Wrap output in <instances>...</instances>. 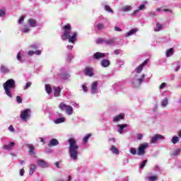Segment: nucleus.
<instances>
[{"instance_id":"obj_29","label":"nucleus","mask_w":181,"mask_h":181,"mask_svg":"<svg viewBox=\"0 0 181 181\" xmlns=\"http://www.w3.org/2000/svg\"><path fill=\"white\" fill-rule=\"evenodd\" d=\"M171 142L174 144H177L179 142V137L177 136H173L171 139Z\"/></svg>"},{"instance_id":"obj_63","label":"nucleus","mask_w":181,"mask_h":181,"mask_svg":"<svg viewBox=\"0 0 181 181\" xmlns=\"http://www.w3.org/2000/svg\"><path fill=\"white\" fill-rule=\"evenodd\" d=\"M139 12V10H135V11H133V13H132V15L134 16V15H136Z\"/></svg>"},{"instance_id":"obj_28","label":"nucleus","mask_w":181,"mask_h":181,"mask_svg":"<svg viewBox=\"0 0 181 181\" xmlns=\"http://www.w3.org/2000/svg\"><path fill=\"white\" fill-rule=\"evenodd\" d=\"M95 42L97 45H101V43H105V40L103 38H98Z\"/></svg>"},{"instance_id":"obj_39","label":"nucleus","mask_w":181,"mask_h":181,"mask_svg":"<svg viewBox=\"0 0 181 181\" xmlns=\"http://www.w3.org/2000/svg\"><path fill=\"white\" fill-rule=\"evenodd\" d=\"M148 180L151 181H156V180H158V177L157 176H150V177H148Z\"/></svg>"},{"instance_id":"obj_23","label":"nucleus","mask_w":181,"mask_h":181,"mask_svg":"<svg viewBox=\"0 0 181 181\" xmlns=\"http://www.w3.org/2000/svg\"><path fill=\"white\" fill-rule=\"evenodd\" d=\"M45 87L47 94H52V86L50 84H45Z\"/></svg>"},{"instance_id":"obj_24","label":"nucleus","mask_w":181,"mask_h":181,"mask_svg":"<svg viewBox=\"0 0 181 181\" xmlns=\"http://www.w3.org/2000/svg\"><path fill=\"white\" fill-rule=\"evenodd\" d=\"M181 152V148H178L176 150H175L174 151H173V153H171V156H177V155H179V153H180Z\"/></svg>"},{"instance_id":"obj_12","label":"nucleus","mask_w":181,"mask_h":181,"mask_svg":"<svg viewBox=\"0 0 181 181\" xmlns=\"http://www.w3.org/2000/svg\"><path fill=\"white\" fill-rule=\"evenodd\" d=\"M124 118L125 115L124 113H121L120 115L113 118V122H118L119 121H121V119H124Z\"/></svg>"},{"instance_id":"obj_10","label":"nucleus","mask_w":181,"mask_h":181,"mask_svg":"<svg viewBox=\"0 0 181 181\" xmlns=\"http://www.w3.org/2000/svg\"><path fill=\"white\" fill-rule=\"evenodd\" d=\"M37 166H40V168H49V165H47V163L45 160H37Z\"/></svg>"},{"instance_id":"obj_49","label":"nucleus","mask_w":181,"mask_h":181,"mask_svg":"<svg viewBox=\"0 0 181 181\" xmlns=\"http://www.w3.org/2000/svg\"><path fill=\"white\" fill-rule=\"evenodd\" d=\"M69 77H70V75H69V74H66L63 75L62 78L67 80V79H69Z\"/></svg>"},{"instance_id":"obj_15","label":"nucleus","mask_w":181,"mask_h":181,"mask_svg":"<svg viewBox=\"0 0 181 181\" xmlns=\"http://www.w3.org/2000/svg\"><path fill=\"white\" fill-rule=\"evenodd\" d=\"M28 24L29 25V26H30V28H36V20L33 19V18H30L28 20Z\"/></svg>"},{"instance_id":"obj_52","label":"nucleus","mask_w":181,"mask_h":181,"mask_svg":"<svg viewBox=\"0 0 181 181\" xmlns=\"http://www.w3.org/2000/svg\"><path fill=\"white\" fill-rule=\"evenodd\" d=\"M0 16H1V17L5 16V11H4V10H0Z\"/></svg>"},{"instance_id":"obj_62","label":"nucleus","mask_w":181,"mask_h":181,"mask_svg":"<svg viewBox=\"0 0 181 181\" xmlns=\"http://www.w3.org/2000/svg\"><path fill=\"white\" fill-rule=\"evenodd\" d=\"M54 166H56V168H57V169H59L60 168V165H59V162L54 163Z\"/></svg>"},{"instance_id":"obj_2","label":"nucleus","mask_w":181,"mask_h":181,"mask_svg":"<svg viewBox=\"0 0 181 181\" xmlns=\"http://www.w3.org/2000/svg\"><path fill=\"white\" fill-rule=\"evenodd\" d=\"M68 142L69 144V156L73 159V160H77V156L78 155V145H77V141H76L74 139L70 138L68 140Z\"/></svg>"},{"instance_id":"obj_64","label":"nucleus","mask_w":181,"mask_h":181,"mask_svg":"<svg viewBox=\"0 0 181 181\" xmlns=\"http://www.w3.org/2000/svg\"><path fill=\"white\" fill-rule=\"evenodd\" d=\"M67 59H68L69 62H71V59H73V56L69 55V56L67 57Z\"/></svg>"},{"instance_id":"obj_46","label":"nucleus","mask_w":181,"mask_h":181,"mask_svg":"<svg viewBox=\"0 0 181 181\" xmlns=\"http://www.w3.org/2000/svg\"><path fill=\"white\" fill-rule=\"evenodd\" d=\"M30 86H32V82H28L26 84H25V90H26V88H29V87H30Z\"/></svg>"},{"instance_id":"obj_58","label":"nucleus","mask_w":181,"mask_h":181,"mask_svg":"<svg viewBox=\"0 0 181 181\" xmlns=\"http://www.w3.org/2000/svg\"><path fill=\"white\" fill-rule=\"evenodd\" d=\"M28 56H32L33 54H35V52H33V51H28Z\"/></svg>"},{"instance_id":"obj_36","label":"nucleus","mask_w":181,"mask_h":181,"mask_svg":"<svg viewBox=\"0 0 181 181\" xmlns=\"http://www.w3.org/2000/svg\"><path fill=\"white\" fill-rule=\"evenodd\" d=\"M90 136H91V134H87L84 138H83V142L85 144H87L88 142V139H90Z\"/></svg>"},{"instance_id":"obj_55","label":"nucleus","mask_w":181,"mask_h":181,"mask_svg":"<svg viewBox=\"0 0 181 181\" xmlns=\"http://www.w3.org/2000/svg\"><path fill=\"white\" fill-rule=\"evenodd\" d=\"M9 131H11V132H15V129L13 128V126L11 125L8 127Z\"/></svg>"},{"instance_id":"obj_32","label":"nucleus","mask_w":181,"mask_h":181,"mask_svg":"<svg viewBox=\"0 0 181 181\" xmlns=\"http://www.w3.org/2000/svg\"><path fill=\"white\" fill-rule=\"evenodd\" d=\"M64 122V117H59L55 120V124H62Z\"/></svg>"},{"instance_id":"obj_22","label":"nucleus","mask_w":181,"mask_h":181,"mask_svg":"<svg viewBox=\"0 0 181 181\" xmlns=\"http://www.w3.org/2000/svg\"><path fill=\"white\" fill-rule=\"evenodd\" d=\"M110 151L112 152V153H115V155H119V150L115 146H112Z\"/></svg>"},{"instance_id":"obj_30","label":"nucleus","mask_w":181,"mask_h":181,"mask_svg":"<svg viewBox=\"0 0 181 181\" xmlns=\"http://www.w3.org/2000/svg\"><path fill=\"white\" fill-rule=\"evenodd\" d=\"M168 98H165V99H163L162 100L161 106L162 107H166V105H168Z\"/></svg>"},{"instance_id":"obj_20","label":"nucleus","mask_w":181,"mask_h":181,"mask_svg":"<svg viewBox=\"0 0 181 181\" xmlns=\"http://www.w3.org/2000/svg\"><path fill=\"white\" fill-rule=\"evenodd\" d=\"M173 53H175L173 48H170L166 50L165 56H166V57H170L173 54Z\"/></svg>"},{"instance_id":"obj_8","label":"nucleus","mask_w":181,"mask_h":181,"mask_svg":"<svg viewBox=\"0 0 181 181\" xmlns=\"http://www.w3.org/2000/svg\"><path fill=\"white\" fill-rule=\"evenodd\" d=\"M148 63H149V59H146L141 64H140L136 69V73H138L139 74V73H141V71H142V70H144V67H145V66H146V64H148Z\"/></svg>"},{"instance_id":"obj_37","label":"nucleus","mask_w":181,"mask_h":181,"mask_svg":"<svg viewBox=\"0 0 181 181\" xmlns=\"http://www.w3.org/2000/svg\"><path fill=\"white\" fill-rule=\"evenodd\" d=\"M129 152H130V153H132V155H136V148H130Z\"/></svg>"},{"instance_id":"obj_51","label":"nucleus","mask_w":181,"mask_h":181,"mask_svg":"<svg viewBox=\"0 0 181 181\" xmlns=\"http://www.w3.org/2000/svg\"><path fill=\"white\" fill-rule=\"evenodd\" d=\"M34 54L40 56V54H42V50H36L35 52H34Z\"/></svg>"},{"instance_id":"obj_16","label":"nucleus","mask_w":181,"mask_h":181,"mask_svg":"<svg viewBox=\"0 0 181 181\" xmlns=\"http://www.w3.org/2000/svg\"><path fill=\"white\" fill-rule=\"evenodd\" d=\"M117 128H119L118 132L119 134H122V132H124V128H127V127H128V124H117Z\"/></svg>"},{"instance_id":"obj_5","label":"nucleus","mask_w":181,"mask_h":181,"mask_svg":"<svg viewBox=\"0 0 181 181\" xmlns=\"http://www.w3.org/2000/svg\"><path fill=\"white\" fill-rule=\"evenodd\" d=\"M59 108L62 111H66L68 115H71V114H73V107L71 106L66 105L64 103H60L59 105Z\"/></svg>"},{"instance_id":"obj_48","label":"nucleus","mask_w":181,"mask_h":181,"mask_svg":"<svg viewBox=\"0 0 181 181\" xmlns=\"http://www.w3.org/2000/svg\"><path fill=\"white\" fill-rule=\"evenodd\" d=\"M82 88H83V90L84 91V93H87L88 88H87V86H86V85H82Z\"/></svg>"},{"instance_id":"obj_61","label":"nucleus","mask_w":181,"mask_h":181,"mask_svg":"<svg viewBox=\"0 0 181 181\" xmlns=\"http://www.w3.org/2000/svg\"><path fill=\"white\" fill-rule=\"evenodd\" d=\"M23 32H24V33H28V32H29V28H23Z\"/></svg>"},{"instance_id":"obj_54","label":"nucleus","mask_w":181,"mask_h":181,"mask_svg":"<svg viewBox=\"0 0 181 181\" xmlns=\"http://www.w3.org/2000/svg\"><path fill=\"white\" fill-rule=\"evenodd\" d=\"M148 15L151 16V18H153V16H156V12L149 13Z\"/></svg>"},{"instance_id":"obj_4","label":"nucleus","mask_w":181,"mask_h":181,"mask_svg":"<svg viewBox=\"0 0 181 181\" xmlns=\"http://www.w3.org/2000/svg\"><path fill=\"white\" fill-rule=\"evenodd\" d=\"M32 114V110L29 108L25 109L23 110L20 115V117L24 122H26L28 119H30V117Z\"/></svg>"},{"instance_id":"obj_41","label":"nucleus","mask_w":181,"mask_h":181,"mask_svg":"<svg viewBox=\"0 0 181 181\" xmlns=\"http://www.w3.org/2000/svg\"><path fill=\"white\" fill-rule=\"evenodd\" d=\"M105 43H106V45H114V40H105Z\"/></svg>"},{"instance_id":"obj_35","label":"nucleus","mask_w":181,"mask_h":181,"mask_svg":"<svg viewBox=\"0 0 181 181\" xmlns=\"http://www.w3.org/2000/svg\"><path fill=\"white\" fill-rule=\"evenodd\" d=\"M105 9L107 11V12H110L111 13H113L114 11H112V9H111V7H110V6L108 5H105Z\"/></svg>"},{"instance_id":"obj_59","label":"nucleus","mask_w":181,"mask_h":181,"mask_svg":"<svg viewBox=\"0 0 181 181\" xmlns=\"http://www.w3.org/2000/svg\"><path fill=\"white\" fill-rule=\"evenodd\" d=\"M164 12H170V13H172V10L169 9V8H164L163 9Z\"/></svg>"},{"instance_id":"obj_21","label":"nucleus","mask_w":181,"mask_h":181,"mask_svg":"<svg viewBox=\"0 0 181 181\" xmlns=\"http://www.w3.org/2000/svg\"><path fill=\"white\" fill-rule=\"evenodd\" d=\"M15 146V142H10L9 144H7L4 146V149H6L7 151H11L12 148Z\"/></svg>"},{"instance_id":"obj_18","label":"nucleus","mask_w":181,"mask_h":181,"mask_svg":"<svg viewBox=\"0 0 181 181\" xmlns=\"http://www.w3.org/2000/svg\"><path fill=\"white\" fill-rule=\"evenodd\" d=\"M100 64L103 67H108V66L110 64V62L108 59H103L100 62Z\"/></svg>"},{"instance_id":"obj_60","label":"nucleus","mask_w":181,"mask_h":181,"mask_svg":"<svg viewBox=\"0 0 181 181\" xmlns=\"http://www.w3.org/2000/svg\"><path fill=\"white\" fill-rule=\"evenodd\" d=\"M30 47L32 49H35V50H36V49H37V46H36V45H30Z\"/></svg>"},{"instance_id":"obj_7","label":"nucleus","mask_w":181,"mask_h":181,"mask_svg":"<svg viewBox=\"0 0 181 181\" xmlns=\"http://www.w3.org/2000/svg\"><path fill=\"white\" fill-rule=\"evenodd\" d=\"M165 139V136H162V134H156L154 136L151 137L150 144H156L158 141H162Z\"/></svg>"},{"instance_id":"obj_47","label":"nucleus","mask_w":181,"mask_h":181,"mask_svg":"<svg viewBox=\"0 0 181 181\" xmlns=\"http://www.w3.org/2000/svg\"><path fill=\"white\" fill-rule=\"evenodd\" d=\"M142 138H144V135L142 134H137V139L139 141H141V139H142Z\"/></svg>"},{"instance_id":"obj_11","label":"nucleus","mask_w":181,"mask_h":181,"mask_svg":"<svg viewBox=\"0 0 181 181\" xmlns=\"http://www.w3.org/2000/svg\"><path fill=\"white\" fill-rule=\"evenodd\" d=\"M98 86V82L94 81L93 82L91 87H90V93L91 94H95L97 92V87Z\"/></svg>"},{"instance_id":"obj_45","label":"nucleus","mask_w":181,"mask_h":181,"mask_svg":"<svg viewBox=\"0 0 181 181\" xmlns=\"http://www.w3.org/2000/svg\"><path fill=\"white\" fill-rule=\"evenodd\" d=\"M16 100L18 104H21L22 103V98H21V96H17Z\"/></svg>"},{"instance_id":"obj_40","label":"nucleus","mask_w":181,"mask_h":181,"mask_svg":"<svg viewBox=\"0 0 181 181\" xmlns=\"http://www.w3.org/2000/svg\"><path fill=\"white\" fill-rule=\"evenodd\" d=\"M148 162V160H144L141 164L140 165V168L142 169L143 168H145V165H146V163Z\"/></svg>"},{"instance_id":"obj_43","label":"nucleus","mask_w":181,"mask_h":181,"mask_svg":"<svg viewBox=\"0 0 181 181\" xmlns=\"http://www.w3.org/2000/svg\"><path fill=\"white\" fill-rule=\"evenodd\" d=\"M24 21H25V16H21L18 22H19V23H23Z\"/></svg>"},{"instance_id":"obj_31","label":"nucleus","mask_w":181,"mask_h":181,"mask_svg":"<svg viewBox=\"0 0 181 181\" xmlns=\"http://www.w3.org/2000/svg\"><path fill=\"white\" fill-rule=\"evenodd\" d=\"M123 12H129L131 11V6H126L122 8Z\"/></svg>"},{"instance_id":"obj_42","label":"nucleus","mask_w":181,"mask_h":181,"mask_svg":"<svg viewBox=\"0 0 181 181\" xmlns=\"http://www.w3.org/2000/svg\"><path fill=\"white\" fill-rule=\"evenodd\" d=\"M146 6H145V4H141L139 6V7L138 8V11H144V9H146Z\"/></svg>"},{"instance_id":"obj_1","label":"nucleus","mask_w":181,"mask_h":181,"mask_svg":"<svg viewBox=\"0 0 181 181\" xmlns=\"http://www.w3.org/2000/svg\"><path fill=\"white\" fill-rule=\"evenodd\" d=\"M64 29L63 35L61 36L62 40H67L69 43H74L77 40V32L71 33V25L66 24L62 27Z\"/></svg>"},{"instance_id":"obj_25","label":"nucleus","mask_w":181,"mask_h":181,"mask_svg":"<svg viewBox=\"0 0 181 181\" xmlns=\"http://www.w3.org/2000/svg\"><path fill=\"white\" fill-rule=\"evenodd\" d=\"M35 170H36V165L35 164H31L29 172L30 175H33V173H35Z\"/></svg>"},{"instance_id":"obj_9","label":"nucleus","mask_w":181,"mask_h":181,"mask_svg":"<svg viewBox=\"0 0 181 181\" xmlns=\"http://www.w3.org/2000/svg\"><path fill=\"white\" fill-rule=\"evenodd\" d=\"M93 71H94V69H93V68H91L90 66H86L84 70L85 76H88L89 77H93V76H94V74L93 73Z\"/></svg>"},{"instance_id":"obj_19","label":"nucleus","mask_w":181,"mask_h":181,"mask_svg":"<svg viewBox=\"0 0 181 181\" xmlns=\"http://www.w3.org/2000/svg\"><path fill=\"white\" fill-rule=\"evenodd\" d=\"M138 32V28H133L130 31H129L127 33H126V37H128V36H132V35H135Z\"/></svg>"},{"instance_id":"obj_34","label":"nucleus","mask_w":181,"mask_h":181,"mask_svg":"<svg viewBox=\"0 0 181 181\" xmlns=\"http://www.w3.org/2000/svg\"><path fill=\"white\" fill-rule=\"evenodd\" d=\"M97 28H98V30H103V29H105V26L103 23H98L97 25Z\"/></svg>"},{"instance_id":"obj_38","label":"nucleus","mask_w":181,"mask_h":181,"mask_svg":"<svg viewBox=\"0 0 181 181\" xmlns=\"http://www.w3.org/2000/svg\"><path fill=\"white\" fill-rule=\"evenodd\" d=\"M144 78H145V75H142L141 78L137 79V82L139 84H141L144 81Z\"/></svg>"},{"instance_id":"obj_56","label":"nucleus","mask_w":181,"mask_h":181,"mask_svg":"<svg viewBox=\"0 0 181 181\" xmlns=\"http://www.w3.org/2000/svg\"><path fill=\"white\" fill-rule=\"evenodd\" d=\"M115 30L116 32H122V30H121L119 27L115 26Z\"/></svg>"},{"instance_id":"obj_53","label":"nucleus","mask_w":181,"mask_h":181,"mask_svg":"<svg viewBox=\"0 0 181 181\" xmlns=\"http://www.w3.org/2000/svg\"><path fill=\"white\" fill-rule=\"evenodd\" d=\"M23 175H25V170L23 168L20 170V175L23 176Z\"/></svg>"},{"instance_id":"obj_6","label":"nucleus","mask_w":181,"mask_h":181,"mask_svg":"<svg viewBox=\"0 0 181 181\" xmlns=\"http://www.w3.org/2000/svg\"><path fill=\"white\" fill-rule=\"evenodd\" d=\"M148 146H149V144L146 142L140 144L138 147L137 155H139V156H144V155H145V151H146Z\"/></svg>"},{"instance_id":"obj_57","label":"nucleus","mask_w":181,"mask_h":181,"mask_svg":"<svg viewBox=\"0 0 181 181\" xmlns=\"http://www.w3.org/2000/svg\"><path fill=\"white\" fill-rule=\"evenodd\" d=\"M121 53V49H115V54H119Z\"/></svg>"},{"instance_id":"obj_50","label":"nucleus","mask_w":181,"mask_h":181,"mask_svg":"<svg viewBox=\"0 0 181 181\" xmlns=\"http://www.w3.org/2000/svg\"><path fill=\"white\" fill-rule=\"evenodd\" d=\"M165 87H166V83H163L160 84L159 88H160V90H162V89L165 88Z\"/></svg>"},{"instance_id":"obj_3","label":"nucleus","mask_w":181,"mask_h":181,"mask_svg":"<svg viewBox=\"0 0 181 181\" xmlns=\"http://www.w3.org/2000/svg\"><path fill=\"white\" fill-rule=\"evenodd\" d=\"M4 88L5 90V93L6 95L12 98V94H11V89L15 88V81L13 79H8L4 83Z\"/></svg>"},{"instance_id":"obj_26","label":"nucleus","mask_w":181,"mask_h":181,"mask_svg":"<svg viewBox=\"0 0 181 181\" xmlns=\"http://www.w3.org/2000/svg\"><path fill=\"white\" fill-rule=\"evenodd\" d=\"M29 152L30 155H36V153H35V146L32 144L29 146Z\"/></svg>"},{"instance_id":"obj_33","label":"nucleus","mask_w":181,"mask_h":181,"mask_svg":"<svg viewBox=\"0 0 181 181\" xmlns=\"http://www.w3.org/2000/svg\"><path fill=\"white\" fill-rule=\"evenodd\" d=\"M156 27L158 28V30L155 29V32H159V30H162V24L159 23H156Z\"/></svg>"},{"instance_id":"obj_27","label":"nucleus","mask_w":181,"mask_h":181,"mask_svg":"<svg viewBox=\"0 0 181 181\" xmlns=\"http://www.w3.org/2000/svg\"><path fill=\"white\" fill-rule=\"evenodd\" d=\"M0 70H1V73H8L9 72V69H8V68H6L4 65L1 66Z\"/></svg>"},{"instance_id":"obj_14","label":"nucleus","mask_w":181,"mask_h":181,"mask_svg":"<svg viewBox=\"0 0 181 181\" xmlns=\"http://www.w3.org/2000/svg\"><path fill=\"white\" fill-rule=\"evenodd\" d=\"M103 57H105V54L101 52H95L93 55V59H95V60L103 59Z\"/></svg>"},{"instance_id":"obj_17","label":"nucleus","mask_w":181,"mask_h":181,"mask_svg":"<svg viewBox=\"0 0 181 181\" xmlns=\"http://www.w3.org/2000/svg\"><path fill=\"white\" fill-rule=\"evenodd\" d=\"M59 145V141L56 139H52L48 146H57Z\"/></svg>"},{"instance_id":"obj_44","label":"nucleus","mask_w":181,"mask_h":181,"mask_svg":"<svg viewBox=\"0 0 181 181\" xmlns=\"http://www.w3.org/2000/svg\"><path fill=\"white\" fill-rule=\"evenodd\" d=\"M21 59H22V54H21V52H18V53L17 54V60H18V62H21Z\"/></svg>"},{"instance_id":"obj_13","label":"nucleus","mask_w":181,"mask_h":181,"mask_svg":"<svg viewBox=\"0 0 181 181\" xmlns=\"http://www.w3.org/2000/svg\"><path fill=\"white\" fill-rule=\"evenodd\" d=\"M60 93H62V88H60L59 86L54 87V97H60Z\"/></svg>"}]
</instances>
